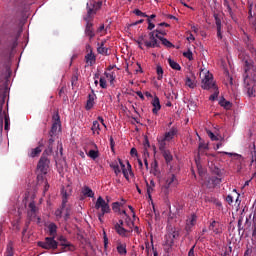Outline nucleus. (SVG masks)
Masks as SVG:
<instances>
[{
  "instance_id": "obj_16",
  "label": "nucleus",
  "mask_w": 256,
  "mask_h": 256,
  "mask_svg": "<svg viewBox=\"0 0 256 256\" xmlns=\"http://www.w3.org/2000/svg\"><path fill=\"white\" fill-rule=\"evenodd\" d=\"M202 151H209V144H206L205 142H200L198 145V153L195 158V162L197 167L201 164V152Z\"/></svg>"
},
{
  "instance_id": "obj_37",
  "label": "nucleus",
  "mask_w": 256,
  "mask_h": 256,
  "mask_svg": "<svg viewBox=\"0 0 256 256\" xmlns=\"http://www.w3.org/2000/svg\"><path fill=\"white\" fill-rule=\"evenodd\" d=\"M13 255H14L13 242H9V244L7 245V248H6L5 256H13Z\"/></svg>"
},
{
  "instance_id": "obj_20",
  "label": "nucleus",
  "mask_w": 256,
  "mask_h": 256,
  "mask_svg": "<svg viewBox=\"0 0 256 256\" xmlns=\"http://www.w3.org/2000/svg\"><path fill=\"white\" fill-rule=\"evenodd\" d=\"M152 113L154 115H157V113H159V111L161 110V102L159 101V97H154V99L152 100Z\"/></svg>"
},
{
  "instance_id": "obj_4",
  "label": "nucleus",
  "mask_w": 256,
  "mask_h": 256,
  "mask_svg": "<svg viewBox=\"0 0 256 256\" xmlns=\"http://www.w3.org/2000/svg\"><path fill=\"white\" fill-rule=\"evenodd\" d=\"M149 40H145V36H140L137 40L140 49H143L141 45H145L148 49H155V47H159V40L155 38V32H150L148 34Z\"/></svg>"
},
{
  "instance_id": "obj_58",
  "label": "nucleus",
  "mask_w": 256,
  "mask_h": 256,
  "mask_svg": "<svg viewBox=\"0 0 256 256\" xmlns=\"http://www.w3.org/2000/svg\"><path fill=\"white\" fill-rule=\"evenodd\" d=\"M251 253H255L256 254L255 247H253V248L247 247V249H246V251L244 253V256H249V255H251Z\"/></svg>"
},
{
  "instance_id": "obj_42",
  "label": "nucleus",
  "mask_w": 256,
  "mask_h": 256,
  "mask_svg": "<svg viewBox=\"0 0 256 256\" xmlns=\"http://www.w3.org/2000/svg\"><path fill=\"white\" fill-rule=\"evenodd\" d=\"M206 133L211 141H219V137L215 135L211 130H207Z\"/></svg>"
},
{
  "instance_id": "obj_40",
  "label": "nucleus",
  "mask_w": 256,
  "mask_h": 256,
  "mask_svg": "<svg viewBox=\"0 0 256 256\" xmlns=\"http://www.w3.org/2000/svg\"><path fill=\"white\" fill-rule=\"evenodd\" d=\"M225 155H229V157H235L237 161H243V156L237 154V153H231V152H224Z\"/></svg>"
},
{
  "instance_id": "obj_62",
  "label": "nucleus",
  "mask_w": 256,
  "mask_h": 256,
  "mask_svg": "<svg viewBox=\"0 0 256 256\" xmlns=\"http://www.w3.org/2000/svg\"><path fill=\"white\" fill-rule=\"evenodd\" d=\"M54 123H61V118L59 117V113H56L52 117Z\"/></svg>"
},
{
  "instance_id": "obj_24",
  "label": "nucleus",
  "mask_w": 256,
  "mask_h": 256,
  "mask_svg": "<svg viewBox=\"0 0 256 256\" xmlns=\"http://www.w3.org/2000/svg\"><path fill=\"white\" fill-rule=\"evenodd\" d=\"M47 229L50 237L57 238V224L52 222L48 225Z\"/></svg>"
},
{
  "instance_id": "obj_9",
  "label": "nucleus",
  "mask_w": 256,
  "mask_h": 256,
  "mask_svg": "<svg viewBox=\"0 0 256 256\" xmlns=\"http://www.w3.org/2000/svg\"><path fill=\"white\" fill-rule=\"evenodd\" d=\"M95 209H101V216L105 215V213H111V208L109 207V203L105 202L103 197L99 196L95 203Z\"/></svg>"
},
{
  "instance_id": "obj_45",
  "label": "nucleus",
  "mask_w": 256,
  "mask_h": 256,
  "mask_svg": "<svg viewBox=\"0 0 256 256\" xmlns=\"http://www.w3.org/2000/svg\"><path fill=\"white\" fill-rule=\"evenodd\" d=\"M156 71H157V75H158L157 79H158V81H161V79H163V67L157 66Z\"/></svg>"
},
{
  "instance_id": "obj_10",
  "label": "nucleus",
  "mask_w": 256,
  "mask_h": 256,
  "mask_svg": "<svg viewBox=\"0 0 256 256\" xmlns=\"http://www.w3.org/2000/svg\"><path fill=\"white\" fill-rule=\"evenodd\" d=\"M177 176L175 174H170L165 182V185L163 186L164 195H169V189L171 187H177Z\"/></svg>"
},
{
  "instance_id": "obj_31",
  "label": "nucleus",
  "mask_w": 256,
  "mask_h": 256,
  "mask_svg": "<svg viewBox=\"0 0 256 256\" xmlns=\"http://www.w3.org/2000/svg\"><path fill=\"white\" fill-rule=\"evenodd\" d=\"M97 51L100 55H109V48H105V42L98 43Z\"/></svg>"
},
{
  "instance_id": "obj_8",
  "label": "nucleus",
  "mask_w": 256,
  "mask_h": 256,
  "mask_svg": "<svg viewBox=\"0 0 256 256\" xmlns=\"http://www.w3.org/2000/svg\"><path fill=\"white\" fill-rule=\"evenodd\" d=\"M49 163H51L47 159V154H42L38 161L37 169L42 173V175H47V171L49 170Z\"/></svg>"
},
{
  "instance_id": "obj_13",
  "label": "nucleus",
  "mask_w": 256,
  "mask_h": 256,
  "mask_svg": "<svg viewBox=\"0 0 256 256\" xmlns=\"http://www.w3.org/2000/svg\"><path fill=\"white\" fill-rule=\"evenodd\" d=\"M119 164L125 179L129 181V175L130 177H135V173H133V169L131 168V164L129 162H127V167H125V164L121 160H119Z\"/></svg>"
},
{
  "instance_id": "obj_35",
  "label": "nucleus",
  "mask_w": 256,
  "mask_h": 256,
  "mask_svg": "<svg viewBox=\"0 0 256 256\" xmlns=\"http://www.w3.org/2000/svg\"><path fill=\"white\" fill-rule=\"evenodd\" d=\"M163 157L166 163H171V161H173V155H171V152H169V150L163 151Z\"/></svg>"
},
{
  "instance_id": "obj_1",
  "label": "nucleus",
  "mask_w": 256,
  "mask_h": 256,
  "mask_svg": "<svg viewBox=\"0 0 256 256\" xmlns=\"http://www.w3.org/2000/svg\"><path fill=\"white\" fill-rule=\"evenodd\" d=\"M244 87L248 97L256 95V68L253 65V60L246 59L244 62Z\"/></svg>"
},
{
  "instance_id": "obj_64",
  "label": "nucleus",
  "mask_w": 256,
  "mask_h": 256,
  "mask_svg": "<svg viewBox=\"0 0 256 256\" xmlns=\"http://www.w3.org/2000/svg\"><path fill=\"white\" fill-rule=\"evenodd\" d=\"M188 256H195V245H193L189 250Z\"/></svg>"
},
{
  "instance_id": "obj_27",
  "label": "nucleus",
  "mask_w": 256,
  "mask_h": 256,
  "mask_svg": "<svg viewBox=\"0 0 256 256\" xmlns=\"http://www.w3.org/2000/svg\"><path fill=\"white\" fill-rule=\"evenodd\" d=\"M62 246L61 251L63 253H67L68 251L73 252L75 251V245L71 244V242H66V244H60Z\"/></svg>"
},
{
  "instance_id": "obj_38",
  "label": "nucleus",
  "mask_w": 256,
  "mask_h": 256,
  "mask_svg": "<svg viewBox=\"0 0 256 256\" xmlns=\"http://www.w3.org/2000/svg\"><path fill=\"white\" fill-rule=\"evenodd\" d=\"M126 227H129V231L135 227V222L131 220V216H127L125 219Z\"/></svg>"
},
{
  "instance_id": "obj_30",
  "label": "nucleus",
  "mask_w": 256,
  "mask_h": 256,
  "mask_svg": "<svg viewBox=\"0 0 256 256\" xmlns=\"http://www.w3.org/2000/svg\"><path fill=\"white\" fill-rule=\"evenodd\" d=\"M155 39H159L162 42V45H164L165 47H168L169 49H171V47H173V43H171L169 40H167V38H163L161 36H159V34H154Z\"/></svg>"
},
{
  "instance_id": "obj_41",
  "label": "nucleus",
  "mask_w": 256,
  "mask_h": 256,
  "mask_svg": "<svg viewBox=\"0 0 256 256\" xmlns=\"http://www.w3.org/2000/svg\"><path fill=\"white\" fill-rule=\"evenodd\" d=\"M88 157H90V159H97V157H99V151H97V150H90L88 152Z\"/></svg>"
},
{
  "instance_id": "obj_11",
  "label": "nucleus",
  "mask_w": 256,
  "mask_h": 256,
  "mask_svg": "<svg viewBox=\"0 0 256 256\" xmlns=\"http://www.w3.org/2000/svg\"><path fill=\"white\" fill-rule=\"evenodd\" d=\"M37 217V206L35 205V202L32 201L28 205V220L25 223V227L29 228V225H31V221Z\"/></svg>"
},
{
  "instance_id": "obj_59",
  "label": "nucleus",
  "mask_w": 256,
  "mask_h": 256,
  "mask_svg": "<svg viewBox=\"0 0 256 256\" xmlns=\"http://www.w3.org/2000/svg\"><path fill=\"white\" fill-rule=\"evenodd\" d=\"M4 121H5L4 129H5V131H9V116L5 115Z\"/></svg>"
},
{
  "instance_id": "obj_50",
  "label": "nucleus",
  "mask_w": 256,
  "mask_h": 256,
  "mask_svg": "<svg viewBox=\"0 0 256 256\" xmlns=\"http://www.w3.org/2000/svg\"><path fill=\"white\" fill-rule=\"evenodd\" d=\"M103 239H104V249L107 250L109 245V238L107 237V232L103 231Z\"/></svg>"
},
{
  "instance_id": "obj_44",
  "label": "nucleus",
  "mask_w": 256,
  "mask_h": 256,
  "mask_svg": "<svg viewBox=\"0 0 256 256\" xmlns=\"http://www.w3.org/2000/svg\"><path fill=\"white\" fill-rule=\"evenodd\" d=\"M112 211H114V213H121V206H119V202L112 203Z\"/></svg>"
},
{
  "instance_id": "obj_43",
  "label": "nucleus",
  "mask_w": 256,
  "mask_h": 256,
  "mask_svg": "<svg viewBox=\"0 0 256 256\" xmlns=\"http://www.w3.org/2000/svg\"><path fill=\"white\" fill-rule=\"evenodd\" d=\"M214 89V93L212 95H210L209 99L210 101H215V99H217L219 97V89L217 88H212Z\"/></svg>"
},
{
  "instance_id": "obj_49",
  "label": "nucleus",
  "mask_w": 256,
  "mask_h": 256,
  "mask_svg": "<svg viewBox=\"0 0 256 256\" xmlns=\"http://www.w3.org/2000/svg\"><path fill=\"white\" fill-rule=\"evenodd\" d=\"M133 13H134V15H137V17H149V15H147L144 12H141V10H139V9H135L133 11Z\"/></svg>"
},
{
  "instance_id": "obj_55",
  "label": "nucleus",
  "mask_w": 256,
  "mask_h": 256,
  "mask_svg": "<svg viewBox=\"0 0 256 256\" xmlns=\"http://www.w3.org/2000/svg\"><path fill=\"white\" fill-rule=\"evenodd\" d=\"M147 195L151 199V193H153V186H150L149 182L146 181Z\"/></svg>"
},
{
  "instance_id": "obj_52",
  "label": "nucleus",
  "mask_w": 256,
  "mask_h": 256,
  "mask_svg": "<svg viewBox=\"0 0 256 256\" xmlns=\"http://www.w3.org/2000/svg\"><path fill=\"white\" fill-rule=\"evenodd\" d=\"M104 75L107 79H109L110 83H113L115 81V74L114 73H107L105 72Z\"/></svg>"
},
{
  "instance_id": "obj_6",
  "label": "nucleus",
  "mask_w": 256,
  "mask_h": 256,
  "mask_svg": "<svg viewBox=\"0 0 256 256\" xmlns=\"http://www.w3.org/2000/svg\"><path fill=\"white\" fill-rule=\"evenodd\" d=\"M202 89L209 91V89H217V85L213 81V74L207 72L202 79Z\"/></svg>"
},
{
  "instance_id": "obj_56",
  "label": "nucleus",
  "mask_w": 256,
  "mask_h": 256,
  "mask_svg": "<svg viewBox=\"0 0 256 256\" xmlns=\"http://www.w3.org/2000/svg\"><path fill=\"white\" fill-rule=\"evenodd\" d=\"M99 83L102 89H107V80H105V78L101 77Z\"/></svg>"
},
{
  "instance_id": "obj_33",
  "label": "nucleus",
  "mask_w": 256,
  "mask_h": 256,
  "mask_svg": "<svg viewBox=\"0 0 256 256\" xmlns=\"http://www.w3.org/2000/svg\"><path fill=\"white\" fill-rule=\"evenodd\" d=\"M91 131H93V133H97L98 135H100V133H101V125L99 124V121L95 120L93 122V125L91 127Z\"/></svg>"
},
{
  "instance_id": "obj_32",
  "label": "nucleus",
  "mask_w": 256,
  "mask_h": 256,
  "mask_svg": "<svg viewBox=\"0 0 256 256\" xmlns=\"http://www.w3.org/2000/svg\"><path fill=\"white\" fill-rule=\"evenodd\" d=\"M117 252L119 255H127V244H118L117 245Z\"/></svg>"
},
{
  "instance_id": "obj_28",
  "label": "nucleus",
  "mask_w": 256,
  "mask_h": 256,
  "mask_svg": "<svg viewBox=\"0 0 256 256\" xmlns=\"http://www.w3.org/2000/svg\"><path fill=\"white\" fill-rule=\"evenodd\" d=\"M82 195H84V197H90L91 199H93V197H95V192H93V190L89 188V186H84L82 188Z\"/></svg>"
},
{
  "instance_id": "obj_19",
  "label": "nucleus",
  "mask_w": 256,
  "mask_h": 256,
  "mask_svg": "<svg viewBox=\"0 0 256 256\" xmlns=\"http://www.w3.org/2000/svg\"><path fill=\"white\" fill-rule=\"evenodd\" d=\"M195 223H197V215L192 214L187 220H186V231H191L192 227H195Z\"/></svg>"
},
{
  "instance_id": "obj_57",
  "label": "nucleus",
  "mask_w": 256,
  "mask_h": 256,
  "mask_svg": "<svg viewBox=\"0 0 256 256\" xmlns=\"http://www.w3.org/2000/svg\"><path fill=\"white\" fill-rule=\"evenodd\" d=\"M37 180H38V183H45V181H47V179L45 178V174L43 173L38 174Z\"/></svg>"
},
{
  "instance_id": "obj_22",
  "label": "nucleus",
  "mask_w": 256,
  "mask_h": 256,
  "mask_svg": "<svg viewBox=\"0 0 256 256\" xmlns=\"http://www.w3.org/2000/svg\"><path fill=\"white\" fill-rule=\"evenodd\" d=\"M41 151H43V142H39V145L36 148H32L30 152V157H39L41 155Z\"/></svg>"
},
{
  "instance_id": "obj_29",
  "label": "nucleus",
  "mask_w": 256,
  "mask_h": 256,
  "mask_svg": "<svg viewBox=\"0 0 256 256\" xmlns=\"http://www.w3.org/2000/svg\"><path fill=\"white\" fill-rule=\"evenodd\" d=\"M55 143V139H53V137H51L48 140V146L47 149L44 150L43 154L44 155H51L53 153V144Z\"/></svg>"
},
{
  "instance_id": "obj_53",
  "label": "nucleus",
  "mask_w": 256,
  "mask_h": 256,
  "mask_svg": "<svg viewBox=\"0 0 256 256\" xmlns=\"http://www.w3.org/2000/svg\"><path fill=\"white\" fill-rule=\"evenodd\" d=\"M183 56L186 57V59H189V61H193V52H191V50L184 52Z\"/></svg>"
},
{
  "instance_id": "obj_3",
  "label": "nucleus",
  "mask_w": 256,
  "mask_h": 256,
  "mask_svg": "<svg viewBox=\"0 0 256 256\" xmlns=\"http://www.w3.org/2000/svg\"><path fill=\"white\" fill-rule=\"evenodd\" d=\"M95 16V10L92 8H88V13L86 17H84V20L86 21V27H85V35L86 37H89V39H93L95 37V28H93V17Z\"/></svg>"
},
{
  "instance_id": "obj_12",
  "label": "nucleus",
  "mask_w": 256,
  "mask_h": 256,
  "mask_svg": "<svg viewBox=\"0 0 256 256\" xmlns=\"http://www.w3.org/2000/svg\"><path fill=\"white\" fill-rule=\"evenodd\" d=\"M208 229L212 231L214 235H221V233H223V223L212 220Z\"/></svg>"
},
{
  "instance_id": "obj_51",
  "label": "nucleus",
  "mask_w": 256,
  "mask_h": 256,
  "mask_svg": "<svg viewBox=\"0 0 256 256\" xmlns=\"http://www.w3.org/2000/svg\"><path fill=\"white\" fill-rule=\"evenodd\" d=\"M167 140H165V138H162L161 140H159V149L160 151H165V146L167 145L165 142Z\"/></svg>"
},
{
  "instance_id": "obj_26",
  "label": "nucleus",
  "mask_w": 256,
  "mask_h": 256,
  "mask_svg": "<svg viewBox=\"0 0 256 256\" xmlns=\"http://www.w3.org/2000/svg\"><path fill=\"white\" fill-rule=\"evenodd\" d=\"M103 5V2H90V4H87V13H89V9H93L95 11V14L97 13V9H101V6Z\"/></svg>"
},
{
  "instance_id": "obj_21",
  "label": "nucleus",
  "mask_w": 256,
  "mask_h": 256,
  "mask_svg": "<svg viewBox=\"0 0 256 256\" xmlns=\"http://www.w3.org/2000/svg\"><path fill=\"white\" fill-rule=\"evenodd\" d=\"M217 185H221V177L212 176L208 179L209 188L217 187Z\"/></svg>"
},
{
  "instance_id": "obj_14",
  "label": "nucleus",
  "mask_w": 256,
  "mask_h": 256,
  "mask_svg": "<svg viewBox=\"0 0 256 256\" xmlns=\"http://www.w3.org/2000/svg\"><path fill=\"white\" fill-rule=\"evenodd\" d=\"M86 49H87L88 53L85 56V61H86L87 65H89L90 67H93V65H95V62L97 61V56H95V54H93V48H91V45H87Z\"/></svg>"
},
{
  "instance_id": "obj_25",
  "label": "nucleus",
  "mask_w": 256,
  "mask_h": 256,
  "mask_svg": "<svg viewBox=\"0 0 256 256\" xmlns=\"http://www.w3.org/2000/svg\"><path fill=\"white\" fill-rule=\"evenodd\" d=\"M57 131H61V123L53 122L51 130L49 132L50 137H55V135H57Z\"/></svg>"
},
{
  "instance_id": "obj_46",
  "label": "nucleus",
  "mask_w": 256,
  "mask_h": 256,
  "mask_svg": "<svg viewBox=\"0 0 256 256\" xmlns=\"http://www.w3.org/2000/svg\"><path fill=\"white\" fill-rule=\"evenodd\" d=\"M212 173H214V175H217V177H223V171L219 169L217 166H214Z\"/></svg>"
},
{
  "instance_id": "obj_63",
  "label": "nucleus",
  "mask_w": 256,
  "mask_h": 256,
  "mask_svg": "<svg viewBox=\"0 0 256 256\" xmlns=\"http://www.w3.org/2000/svg\"><path fill=\"white\" fill-rule=\"evenodd\" d=\"M154 33L155 35H167V32H165V30H161L160 28L156 29Z\"/></svg>"
},
{
  "instance_id": "obj_23",
  "label": "nucleus",
  "mask_w": 256,
  "mask_h": 256,
  "mask_svg": "<svg viewBox=\"0 0 256 256\" xmlns=\"http://www.w3.org/2000/svg\"><path fill=\"white\" fill-rule=\"evenodd\" d=\"M151 171H152V175H154V177H161V170H159V163L157 162V160H154L152 162Z\"/></svg>"
},
{
  "instance_id": "obj_7",
  "label": "nucleus",
  "mask_w": 256,
  "mask_h": 256,
  "mask_svg": "<svg viewBox=\"0 0 256 256\" xmlns=\"http://www.w3.org/2000/svg\"><path fill=\"white\" fill-rule=\"evenodd\" d=\"M123 225H125V222L123 220H119L118 223L114 225V229L116 233H118L120 237H131V233H133V229L127 230L123 227Z\"/></svg>"
},
{
  "instance_id": "obj_5",
  "label": "nucleus",
  "mask_w": 256,
  "mask_h": 256,
  "mask_svg": "<svg viewBox=\"0 0 256 256\" xmlns=\"http://www.w3.org/2000/svg\"><path fill=\"white\" fill-rule=\"evenodd\" d=\"M55 237H46L44 241L38 242V247H41L42 249L52 250L55 251L57 247H59V242L55 240Z\"/></svg>"
},
{
  "instance_id": "obj_48",
  "label": "nucleus",
  "mask_w": 256,
  "mask_h": 256,
  "mask_svg": "<svg viewBox=\"0 0 256 256\" xmlns=\"http://www.w3.org/2000/svg\"><path fill=\"white\" fill-rule=\"evenodd\" d=\"M110 167L113 169L115 175H119V173H121V168H119L118 164H111Z\"/></svg>"
},
{
  "instance_id": "obj_18",
  "label": "nucleus",
  "mask_w": 256,
  "mask_h": 256,
  "mask_svg": "<svg viewBox=\"0 0 256 256\" xmlns=\"http://www.w3.org/2000/svg\"><path fill=\"white\" fill-rule=\"evenodd\" d=\"M177 133H179V130L177 129V127L175 126L172 127L168 132L164 134V141H171L172 139H174Z\"/></svg>"
},
{
  "instance_id": "obj_54",
  "label": "nucleus",
  "mask_w": 256,
  "mask_h": 256,
  "mask_svg": "<svg viewBox=\"0 0 256 256\" xmlns=\"http://www.w3.org/2000/svg\"><path fill=\"white\" fill-rule=\"evenodd\" d=\"M186 85L190 87V89H195V83L189 77L186 78Z\"/></svg>"
},
{
  "instance_id": "obj_47",
  "label": "nucleus",
  "mask_w": 256,
  "mask_h": 256,
  "mask_svg": "<svg viewBox=\"0 0 256 256\" xmlns=\"http://www.w3.org/2000/svg\"><path fill=\"white\" fill-rule=\"evenodd\" d=\"M214 19L216 23V29H221V18H219V14H214Z\"/></svg>"
},
{
  "instance_id": "obj_39",
  "label": "nucleus",
  "mask_w": 256,
  "mask_h": 256,
  "mask_svg": "<svg viewBox=\"0 0 256 256\" xmlns=\"http://www.w3.org/2000/svg\"><path fill=\"white\" fill-rule=\"evenodd\" d=\"M252 237H256V208L253 214Z\"/></svg>"
},
{
  "instance_id": "obj_61",
  "label": "nucleus",
  "mask_w": 256,
  "mask_h": 256,
  "mask_svg": "<svg viewBox=\"0 0 256 256\" xmlns=\"http://www.w3.org/2000/svg\"><path fill=\"white\" fill-rule=\"evenodd\" d=\"M58 241H60V245H65L66 243H69L67 238H65L64 236H59Z\"/></svg>"
},
{
  "instance_id": "obj_36",
  "label": "nucleus",
  "mask_w": 256,
  "mask_h": 256,
  "mask_svg": "<svg viewBox=\"0 0 256 256\" xmlns=\"http://www.w3.org/2000/svg\"><path fill=\"white\" fill-rule=\"evenodd\" d=\"M219 105H220L221 107H224V109H227V110L231 109V107L233 106V105L231 104V102L225 100V98H223L222 100H220Z\"/></svg>"
},
{
  "instance_id": "obj_15",
  "label": "nucleus",
  "mask_w": 256,
  "mask_h": 256,
  "mask_svg": "<svg viewBox=\"0 0 256 256\" xmlns=\"http://www.w3.org/2000/svg\"><path fill=\"white\" fill-rule=\"evenodd\" d=\"M239 197L240 194L237 192L236 189H234L231 194H228L226 196V201L228 202V205H231L235 201V204L237 205V207H239V205H241V200H239Z\"/></svg>"
},
{
  "instance_id": "obj_17",
  "label": "nucleus",
  "mask_w": 256,
  "mask_h": 256,
  "mask_svg": "<svg viewBox=\"0 0 256 256\" xmlns=\"http://www.w3.org/2000/svg\"><path fill=\"white\" fill-rule=\"evenodd\" d=\"M92 94L88 95V99L86 102V106L85 109L86 111H91V109H93V105H95V99L97 98V95H95V90H91Z\"/></svg>"
},
{
  "instance_id": "obj_60",
  "label": "nucleus",
  "mask_w": 256,
  "mask_h": 256,
  "mask_svg": "<svg viewBox=\"0 0 256 256\" xmlns=\"http://www.w3.org/2000/svg\"><path fill=\"white\" fill-rule=\"evenodd\" d=\"M147 23H148V30L153 31V29H155V24H153V22H151V18L147 19Z\"/></svg>"
},
{
  "instance_id": "obj_2",
  "label": "nucleus",
  "mask_w": 256,
  "mask_h": 256,
  "mask_svg": "<svg viewBox=\"0 0 256 256\" xmlns=\"http://www.w3.org/2000/svg\"><path fill=\"white\" fill-rule=\"evenodd\" d=\"M68 201L69 194L67 193V191L62 190V204L61 207L55 211V217L57 221H59V219H62V217L64 218V221H69V217H71V207L67 205Z\"/></svg>"
},
{
  "instance_id": "obj_34",
  "label": "nucleus",
  "mask_w": 256,
  "mask_h": 256,
  "mask_svg": "<svg viewBox=\"0 0 256 256\" xmlns=\"http://www.w3.org/2000/svg\"><path fill=\"white\" fill-rule=\"evenodd\" d=\"M168 63L171 69H174L175 71H181V65H179V63L175 62L171 58L168 59Z\"/></svg>"
}]
</instances>
